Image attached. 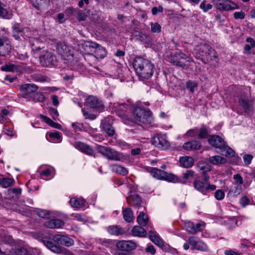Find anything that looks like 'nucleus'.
Listing matches in <instances>:
<instances>
[{
	"label": "nucleus",
	"instance_id": "obj_49",
	"mask_svg": "<svg viewBox=\"0 0 255 255\" xmlns=\"http://www.w3.org/2000/svg\"><path fill=\"white\" fill-rule=\"evenodd\" d=\"M151 30L152 32H159L161 31V26L157 22L151 23Z\"/></svg>",
	"mask_w": 255,
	"mask_h": 255
},
{
	"label": "nucleus",
	"instance_id": "obj_38",
	"mask_svg": "<svg viewBox=\"0 0 255 255\" xmlns=\"http://www.w3.org/2000/svg\"><path fill=\"white\" fill-rule=\"evenodd\" d=\"M13 179L9 178H2L0 179V185L3 188H7L11 185Z\"/></svg>",
	"mask_w": 255,
	"mask_h": 255
},
{
	"label": "nucleus",
	"instance_id": "obj_55",
	"mask_svg": "<svg viewBox=\"0 0 255 255\" xmlns=\"http://www.w3.org/2000/svg\"><path fill=\"white\" fill-rule=\"evenodd\" d=\"M234 17L235 19H243L245 17V14L243 11H237L234 12Z\"/></svg>",
	"mask_w": 255,
	"mask_h": 255
},
{
	"label": "nucleus",
	"instance_id": "obj_21",
	"mask_svg": "<svg viewBox=\"0 0 255 255\" xmlns=\"http://www.w3.org/2000/svg\"><path fill=\"white\" fill-rule=\"evenodd\" d=\"M201 147V143L197 140H192L184 143L183 148L185 150H198Z\"/></svg>",
	"mask_w": 255,
	"mask_h": 255
},
{
	"label": "nucleus",
	"instance_id": "obj_18",
	"mask_svg": "<svg viewBox=\"0 0 255 255\" xmlns=\"http://www.w3.org/2000/svg\"><path fill=\"white\" fill-rule=\"evenodd\" d=\"M24 28L19 23L14 24L12 26V35L16 40H19L23 36Z\"/></svg>",
	"mask_w": 255,
	"mask_h": 255
},
{
	"label": "nucleus",
	"instance_id": "obj_31",
	"mask_svg": "<svg viewBox=\"0 0 255 255\" xmlns=\"http://www.w3.org/2000/svg\"><path fill=\"white\" fill-rule=\"evenodd\" d=\"M209 162L213 164L217 165L226 163L227 159L219 155H214L210 157L209 159Z\"/></svg>",
	"mask_w": 255,
	"mask_h": 255
},
{
	"label": "nucleus",
	"instance_id": "obj_54",
	"mask_svg": "<svg viewBox=\"0 0 255 255\" xmlns=\"http://www.w3.org/2000/svg\"><path fill=\"white\" fill-rule=\"evenodd\" d=\"M15 255H29L27 250L24 248L17 249L15 252Z\"/></svg>",
	"mask_w": 255,
	"mask_h": 255
},
{
	"label": "nucleus",
	"instance_id": "obj_16",
	"mask_svg": "<svg viewBox=\"0 0 255 255\" xmlns=\"http://www.w3.org/2000/svg\"><path fill=\"white\" fill-rule=\"evenodd\" d=\"M117 247L120 250L130 251L136 248V244L131 241H121L116 245Z\"/></svg>",
	"mask_w": 255,
	"mask_h": 255
},
{
	"label": "nucleus",
	"instance_id": "obj_52",
	"mask_svg": "<svg viewBox=\"0 0 255 255\" xmlns=\"http://www.w3.org/2000/svg\"><path fill=\"white\" fill-rule=\"evenodd\" d=\"M211 166L209 164L202 166L200 168V171L202 174H205L207 172L211 170Z\"/></svg>",
	"mask_w": 255,
	"mask_h": 255
},
{
	"label": "nucleus",
	"instance_id": "obj_40",
	"mask_svg": "<svg viewBox=\"0 0 255 255\" xmlns=\"http://www.w3.org/2000/svg\"><path fill=\"white\" fill-rule=\"evenodd\" d=\"M209 133L207 128L205 126L203 125L199 129L198 136L201 138H205L207 137Z\"/></svg>",
	"mask_w": 255,
	"mask_h": 255
},
{
	"label": "nucleus",
	"instance_id": "obj_3",
	"mask_svg": "<svg viewBox=\"0 0 255 255\" xmlns=\"http://www.w3.org/2000/svg\"><path fill=\"white\" fill-rule=\"evenodd\" d=\"M133 115L135 122L138 124H150L152 122L151 113L149 110L136 107L133 109Z\"/></svg>",
	"mask_w": 255,
	"mask_h": 255
},
{
	"label": "nucleus",
	"instance_id": "obj_25",
	"mask_svg": "<svg viewBox=\"0 0 255 255\" xmlns=\"http://www.w3.org/2000/svg\"><path fill=\"white\" fill-rule=\"evenodd\" d=\"M105 156L112 160H120L121 159L120 154L117 151L110 147H108Z\"/></svg>",
	"mask_w": 255,
	"mask_h": 255
},
{
	"label": "nucleus",
	"instance_id": "obj_12",
	"mask_svg": "<svg viewBox=\"0 0 255 255\" xmlns=\"http://www.w3.org/2000/svg\"><path fill=\"white\" fill-rule=\"evenodd\" d=\"M112 121L111 119L108 117L102 120L101 126L104 132L109 136H112L115 133V130L112 126Z\"/></svg>",
	"mask_w": 255,
	"mask_h": 255
},
{
	"label": "nucleus",
	"instance_id": "obj_29",
	"mask_svg": "<svg viewBox=\"0 0 255 255\" xmlns=\"http://www.w3.org/2000/svg\"><path fill=\"white\" fill-rule=\"evenodd\" d=\"M176 176L171 173H168L160 169L159 177L158 179L165 180L168 182H174Z\"/></svg>",
	"mask_w": 255,
	"mask_h": 255
},
{
	"label": "nucleus",
	"instance_id": "obj_32",
	"mask_svg": "<svg viewBox=\"0 0 255 255\" xmlns=\"http://www.w3.org/2000/svg\"><path fill=\"white\" fill-rule=\"evenodd\" d=\"M123 217L125 220L128 223L133 221V214L131 209L129 208H126L123 211Z\"/></svg>",
	"mask_w": 255,
	"mask_h": 255
},
{
	"label": "nucleus",
	"instance_id": "obj_43",
	"mask_svg": "<svg viewBox=\"0 0 255 255\" xmlns=\"http://www.w3.org/2000/svg\"><path fill=\"white\" fill-rule=\"evenodd\" d=\"M32 99L35 102H43L45 98L42 93L37 92L34 93Z\"/></svg>",
	"mask_w": 255,
	"mask_h": 255
},
{
	"label": "nucleus",
	"instance_id": "obj_6",
	"mask_svg": "<svg viewBox=\"0 0 255 255\" xmlns=\"http://www.w3.org/2000/svg\"><path fill=\"white\" fill-rule=\"evenodd\" d=\"M217 9L222 11H228L238 9V5L229 0H214Z\"/></svg>",
	"mask_w": 255,
	"mask_h": 255
},
{
	"label": "nucleus",
	"instance_id": "obj_47",
	"mask_svg": "<svg viewBox=\"0 0 255 255\" xmlns=\"http://www.w3.org/2000/svg\"><path fill=\"white\" fill-rule=\"evenodd\" d=\"M200 7L204 12H207L209 10L212 9L213 6L210 3L206 4L205 0H204L201 3Z\"/></svg>",
	"mask_w": 255,
	"mask_h": 255
},
{
	"label": "nucleus",
	"instance_id": "obj_2",
	"mask_svg": "<svg viewBox=\"0 0 255 255\" xmlns=\"http://www.w3.org/2000/svg\"><path fill=\"white\" fill-rule=\"evenodd\" d=\"M208 142L212 146L220 149L222 155L231 157L234 155V151L228 146L226 145L224 139L219 135H211L208 138Z\"/></svg>",
	"mask_w": 255,
	"mask_h": 255
},
{
	"label": "nucleus",
	"instance_id": "obj_41",
	"mask_svg": "<svg viewBox=\"0 0 255 255\" xmlns=\"http://www.w3.org/2000/svg\"><path fill=\"white\" fill-rule=\"evenodd\" d=\"M1 69L4 71L14 72L17 70V66L13 64H10L2 66Z\"/></svg>",
	"mask_w": 255,
	"mask_h": 255
},
{
	"label": "nucleus",
	"instance_id": "obj_44",
	"mask_svg": "<svg viewBox=\"0 0 255 255\" xmlns=\"http://www.w3.org/2000/svg\"><path fill=\"white\" fill-rule=\"evenodd\" d=\"M75 12L77 14V18L79 21H84L86 19L87 15L85 13V12L82 10H80L79 9H73Z\"/></svg>",
	"mask_w": 255,
	"mask_h": 255
},
{
	"label": "nucleus",
	"instance_id": "obj_28",
	"mask_svg": "<svg viewBox=\"0 0 255 255\" xmlns=\"http://www.w3.org/2000/svg\"><path fill=\"white\" fill-rule=\"evenodd\" d=\"M78 147L83 152L89 155H94L95 156L94 151L89 145L83 142H79L78 143Z\"/></svg>",
	"mask_w": 255,
	"mask_h": 255
},
{
	"label": "nucleus",
	"instance_id": "obj_51",
	"mask_svg": "<svg viewBox=\"0 0 255 255\" xmlns=\"http://www.w3.org/2000/svg\"><path fill=\"white\" fill-rule=\"evenodd\" d=\"M82 112L83 113V115L85 117L86 119H89L90 120H94L96 118L97 115L89 113L88 112L86 111L85 110H82Z\"/></svg>",
	"mask_w": 255,
	"mask_h": 255
},
{
	"label": "nucleus",
	"instance_id": "obj_37",
	"mask_svg": "<svg viewBox=\"0 0 255 255\" xmlns=\"http://www.w3.org/2000/svg\"><path fill=\"white\" fill-rule=\"evenodd\" d=\"M193 184L196 190L202 192V193H203V192L205 191L206 183L203 181L198 180H195L194 181Z\"/></svg>",
	"mask_w": 255,
	"mask_h": 255
},
{
	"label": "nucleus",
	"instance_id": "obj_20",
	"mask_svg": "<svg viewBox=\"0 0 255 255\" xmlns=\"http://www.w3.org/2000/svg\"><path fill=\"white\" fill-rule=\"evenodd\" d=\"M69 203L72 207L80 209L85 206L86 201L82 198L73 197L71 198Z\"/></svg>",
	"mask_w": 255,
	"mask_h": 255
},
{
	"label": "nucleus",
	"instance_id": "obj_17",
	"mask_svg": "<svg viewBox=\"0 0 255 255\" xmlns=\"http://www.w3.org/2000/svg\"><path fill=\"white\" fill-rule=\"evenodd\" d=\"M240 105L244 109L246 113H249L254 110L253 101L245 97H241L239 100Z\"/></svg>",
	"mask_w": 255,
	"mask_h": 255
},
{
	"label": "nucleus",
	"instance_id": "obj_62",
	"mask_svg": "<svg viewBox=\"0 0 255 255\" xmlns=\"http://www.w3.org/2000/svg\"><path fill=\"white\" fill-rule=\"evenodd\" d=\"M240 203L242 206L245 207L249 203V200L247 196H243L240 200Z\"/></svg>",
	"mask_w": 255,
	"mask_h": 255
},
{
	"label": "nucleus",
	"instance_id": "obj_34",
	"mask_svg": "<svg viewBox=\"0 0 255 255\" xmlns=\"http://www.w3.org/2000/svg\"><path fill=\"white\" fill-rule=\"evenodd\" d=\"M108 232L114 235H122L125 233L124 230L117 226H110L108 228Z\"/></svg>",
	"mask_w": 255,
	"mask_h": 255
},
{
	"label": "nucleus",
	"instance_id": "obj_42",
	"mask_svg": "<svg viewBox=\"0 0 255 255\" xmlns=\"http://www.w3.org/2000/svg\"><path fill=\"white\" fill-rule=\"evenodd\" d=\"M186 88L188 89L191 93L194 92L197 87V83L191 81L186 82Z\"/></svg>",
	"mask_w": 255,
	"mask_h": 255
},
{
	"label": "nucleus",
	"instance_id": "obj_10",
	"mask_svg": "<svg viewBox=\"0 0 255 255\" xmlns=\"http://www.w3.org/2000/svg\"><path fill=\"white\" fill-rule=\"evenodd\" d=\"M86 105L100 112H102L105 109V106L103 102L99 100L96 97L93 96H89L87 98Z\"/></svg>",
	"mask_w": 255,
	"mask_h": 255
},
{
	"label": "nucleus",
	"instance_id": "obj_13",
	"mask_svg": "<svg viewBox=\"0 0 255 255\" xmlns=\"http://www.w3.org/2000/svg\"><path fill=\"white\" fill-rule=\"evenodd\" d=\"M11 49V45L8 39L5 37L0 38V56H6L10 53Z\"/></svg>",
	"mask_w": 255,
	"mask_h": 255
},
{
	"label": "nucleus",
	"instance_id": "obj_58",
	"mask_svg": "<svg viewBox=\"0 0 255 255\" xmlns=\"http://www.w3.org/2000/svg\"><path fill=\"white\" fill-rule=\"evenodd\" d=\"M163 7L160 5L158 7H153L151 9V12L153 15H155L158 12H162L163 11Z\"/></svg>",
	"mask_w": 255,
	"mask_h": 255
},
{
	"label": "nucleus",
	"instance_id": "obj_39",
	"mask_svg": "<svg viewBox=\"0 0 255 255\" xmlns=\"http://www.w3.org/2000/svg\"><path fill=\"white\" fill-rule=\"evenodd\" d=\"M185 227L188 232L192 234L196 233V230H195V227L193 223L190 221L185 222Z\"/></svg>",
	"mask_w": 255,
	"mask_h": 255
},
{
	"label": "nucleus",
	"instance_id": "obj_35",
	"mask_svg": "<svg viewBox=\"0 0 255 255\" xmlns=\"http://www.w3.org/2000/svg\"><path fill=\"white\" fill-rule=\"evenodd\" d=\"M210 49V46L207 44L201 45L197 49V53L199 55V57L202 58L204 56H206V53Z\"/></svg>",
	"mask_w": 255,
	"mask_h": 255
},
{
	"label": "nucleus",
	"instance_id": "obj_64",
	"mask_svg": "<svg viewBox=\"0 0 255 255\" xmlns=\"http://www.w3.org/2000/svg\"><path fill=\"white\" fill-rule=\"evenodd\" d=\"M233 178L236 180V181L239 184H242L243 183V178L240 174H237L234 175Z\"/></svg>",
	"mask_w": 255,
	"mask_h": 255
},
{
	"label": "nucleus",
	"instance_id": "obj_8",
	"mask_svg": "<svg viewBox=\"0 0 255 255\" xmlns=\"http://www.w3.org/2000/svg\"><path fill=\"white\" fill-rule=\"evenodd\" d=\"M151 141L153 145L162 150L167 149L170 146V143L164 135L157 134L153 137Z\"/></svg>",
	"mask_w": 255,
	"mask_h": 255
},
{
	"label": "nucleus",
	"instance_id": "obj_1",
	"mask_svg": "<svg viewBox=\"0 0 255 255\" xmlns=\"http://www.w3.org/2000/svg\"><path fill=\"white\" fill-rule=\"evenodd\" d=\"M132 65L136 74L142 80L148 79L153 75L154 66L146 59L136 57L133 61Z\"/></svg>",
	"mask_w": 255,
	"mask_h": 255
},
{
	"label": "nucleus",
	"instance_id": "obj_27",
	"mask_svg": "<svg viewBox=\"0 0 255 255\" xmlns=\"http://www.w3.org/2000/svg\"><path fill=\"white\" fill-rule=\"evenodd\" d=\"M180 164L185 168H189L193 166L194 163V159L190 156H183L179 159Z\"/></svg>",
	"mask_w": 255,
	"mask_h": 255
},
{
	"label": "nucleus",
	"instance_id": "obj_50",
	"mask_svg": "<svg viewBox=\"0 0 255 255\" xmlns=\"http://www.w3.org/2000/svg\"><path fill=\"white\" fill-rule=\"evenodd\" d=\"M225 196V193L222 190L219 189L217 190L215 192V197L216 199L218 200H222Z\"/></svg>",
	"mask_w": 255,
	"mask_h": 255
},
{
	"label": "nucleus",
	"instance_id": "obj_15",
	"mask_svg": "<svg viewBox=\"0 0 255 255\" xmlns=\"http://www.w3.org/2000/svg\"><path fill=\"white\" fill-rule=\"evenodd\" d=\"M56 51L63 59H68L71 56L70 50L68 46L62 42H58L56 44Z\"/></svg>",
	"mask_w": 255,
	"mask_h": 255
},
{
	"label": "nucleus",
	"instance_id": "obj_26",
	"mask_svg": "<svg viewBox=\"0 0 255 255\" xmlns=\"http://www.w3.org/2000/svg\"><path fill=\"white\" fill-rule=\"evenodd\" d=\"M127 201L129 204L133 203V205L136 208L141 206L143 203L141 198L138 195H133L131 197H128Z\"/></svg>",
	"mask_w": 255,
	"mask_h": 255
},
{
	"label": "nucleus",
	"instance_id": "obj_48",
	"mask_svg": "<svg viewBox=\"0 0 255 255\" xmlns=\"http://www.w3.org/2000/svg\"><path fill=\"white\" fill-rule=\"evenodd\" d=\"M194 172L192 170H187L183 173V178L186 180H189L193 177Z\"/></svg>",
	"mask_w": 255,
	"mask_h": 255
},
{
	"label": "nucleus",
	"instance_id": "obj_19",
	"mask_svg": "<svg viewBox=\"0 0 255 255\" xmlns=\"http://www.w3.org/2000/svg\"><path fill=\"white\" fill-rule=\"evenodd\" d=\"M64 224V222L60 219H52L45 222L44 226L50 229H55L60 228L62 227Z\"/></svg>",
	"mask_w": 255,
	"mask_h": 255
},
{
	"label": "nucleus",
	"instance_id": "obj_30",
	"mask_svg": "<svg viewBox=\"0 0 255 255\" xmlns=\"http://www.w3.org/2000/svg\"><path fill=\"white\" fill-rule=\"evenodd\" d=\"M131 231L132 235L134 236L145 237L146 235V230L141 226H134Z\"/></svg>",
	"mask_w": 255,
	"mask_h": 255
},
{
	"label": "nucleus",
	"instance_id": "obj_63",
	"mask_svg": "<svg viewBox=\"0 0 255 255\" xmlns=\"http://www.w3.org/2000/svg\"><path fill=\"white\" fill-rule=\"evenodd\" d=\"M145 251L146 252L150 253L151 255H154L156 252L155 249L151 245L147 246L145 249Z\"/></svg>",
	"mask_w": 255,
	"mask_h": 255
},
{
	"label": "nucleus",
	"instance_id": "obj_60",
	"mask_svg": "<svg viewBox=\"0 0 255 255\" xmlns=\"http://www.w3.org/2000/svg\"><path fill=\"white\" fill-rule=\"evenodd\" d=\"M40 117L41 119H42L43 121H44L46 124H47L49 126H51L53 122L49 118H48L47 117L44 116L43 115H40Z\"/></svg>",
	"mask_w": 255,
	"mask_h": 255
},
{
	"label": "nucleus",
	"instance_id": "obj_7",
	"mask_svg": "<svg viewBox=\"0 0 255 255\" xmlns=\"http://www.w3.org/2000/svg\"><path fill=\"white\" fill-rule=\"evenodd\" d=\"M40 64L44 67H51L56 63L55 56L50 52L46 51L39 56Z\"/></svg>",
	"mask_w": 255,
	"mask_h": 255
},
{
	"label": "nucleus",
	"instance_id": "obj_33",
	"mask_svg": "<svg viewBox=\"0 0 255 255\" xmlns=\"http://www.w3.org/2000/svg\"><path fill=\"white\" fill-rule=\"evenodd\" d=\"M148 221V217L143 212H140L137 217V222L142 227L146 225Z\"/></svg>",
	"mask_w": 255,
	"mask_h": 255
},
{
	"label": "nucleus",
	"instance_id": "obj_14",
	"mask_svg": "<svg viewBox=\"0 0 255 255\" xmlns=\"http://www.w3.org/2000/svg\"><path fill=\"white\" fill-rule=\"evenodd\" d=\"M52 241L57 244L67 247L71 246L74 244V241L72 239L59 234L53 236Z\"/></svg>",
	"mask_w": 255,
	"mask_h": 255
},
{
	"label": "nucleus",
	"instance_id": "obj_53",
	"mask_svg": "<svg viewBox=\"0 0 255 255\" xmlns=\"http://www.w3.org/2000/svg\"><path fill=\"white\" fill-rule=\"evenodd\" d=\"M160 172V169L156 168H152L150 171V173H151L152 175L154 178H156L158 179H159V177Z\"/></svg>",
	"mask_w": 255,
	"mask_h": 255
},
{
	"label": "nucleus",
	"instance_id": "obj_22",
	"mask_svg": "<svg viewBox=\"0 0 255 255\" xmlns=\"http://www.w3.org/2000/svg\"><path fill=\"white\" fill-rule=\"evenodd\" d=\"M33 6L38 9H43L48 7L49 0H31Z\"/></svg>",
	"mask_w": 255,
	"mask_h": 255
},
{
	"label": "nucleus",
	"instance_id": "obj_59",
	"mask_svg": "<svg viewBox=\"0 0 255 255\" xmlns=\"http://www.w3.org/2000/svg\"><path fill=\"white\" fill-rule=\"evenodd\" d=\"M2 241L5 244H11L13 243V239L10 236H4Z\"/></svg>",
	"mask_w": 255,
	"mask_h": 255
},
{
	"label": "nucleus",
	"instance_id": "obj_9",
	"mask_svg": "<svg viewBox=\"0 0 255 255\" xmlns=\"http://www.w3.org/2000/svg\"><path fill=\"white\" fill-rule=\"evenodd\" d=\"M84 51L87 54L95 52L97 56H99V51L104 52L103 48L97 43L92 41H85L83 44Z\"/></svg>",
	"mask_w": 255,
	"mask_h": 255
},
{
	"label": "nucleus",
	"instance_id": "obj_46",
	"mask_svg": "<svg viewBox=\"0 0 255 255\" xmlns=\"http://www.w3.org/2000/svg\"><path fill=\"white\" fill-rule=\"evenodd\" d=\"M36 214L41 218L46 219L49 218L50 213L48 210H40L37 212Z\"/></svg>",
	"mask_w": 255,
	"mask_h": 255
},
{
	"label": "nucleus",
	"instance_id": "obj_4",
	"mask_svg": "<svg viewBox=\"0 0 255 255\" xmlns=\"http://www.w3.org/2000/svg\"><path fill=\"white\" fill-rule=\"evenodd\" d=\"M191 62L190 58L187 55L181 52H176L171 56L170 59V62L173 65L183 68L189 66Z\"/></svg>",
	"mask_w": 255,
	"mask_h": 255
},
{
	"label": "nucleus",
	"instance_id": "obj_5",
	"mask_svg": "<svg viewBox=\"0 0 255 255\" xmlns=\"http://www.w3.org/2000/svg\"><path fill=\"white\" fill-rule=\"evenodd\" d=\"M42 242L52 252L62 255H75L67 249L55 245L49 239L45 238L42 239Z\"/></svg>",
	"mask_w": 255,
	"mask_h": 255
},
{
	"label": "nucleus",
	"instance_id": "obj_61",
	"mask_svg": "<svg viewBox=\"0 0 255 255\" xmlns=\"http://www.w3.org/2000/svg\"><path fill=\"white\" fill-rule=\"evenodd\" d=\"M199 243V242L197 241L196 238L194 237H190L189 239V243L192 245L194 248H195Z\"/></svg>",
	"mask_w": 255,
	"mask_h": 255
},
{
	"label": "nucleus",
	"instance_id": "obj_56",
	"mask_svg": "<svg viewBox=\"0 0 255 255\" xmlns=\"http://www.w3.org/2000/svg\"><path fill=\"white\" fill-rule=\"evenodd\" d=\"M253 158V156L251 154H245L243 157V159L246 164L249 165L251 163Z\"/></svg>",
	"mask_w": 255,
	"mask_h": 255
},
{
	"label": "nucleus",
	"instance_id": "obj_24",
	"mask_svg": "<svg viewBox=\"0 0 255 255\" xmlns=\"http://www.w3.org/2000/svg\"><path fill=\"white\" fill-rule=\"evenodd\" d=\"M206 56H204L202 59L205 62H210L211 61H215L217 59V56L216 55L215 51L211 48L210 46V49L206 53Z\"/></svg>",
	"mask_w": 255,
	"mask_h": 255
},
{
	"label": "nucleus",
	"instance_id": "obj_23",
	"mask_svg": "<svg viewBox=\"0 0 255 255\" xmlns=\"http://www.w3.org/2000/svg\"><path fill=\"white\" fill-rule=\"evenodd\" d=\"M149 236L150 240L159 247L164 246V242L157 235L156 232L152 231H149Z\"/></svg>",
	"mask_w": 255,
	"mask_h": 255
},
{
	"label": "nucleus",
	"instance_id": "obj_11",
	"mask_svg": "<svg viewBox=\"0 0 255 255\" xmlns=\"http://www.w3.org/2000/svg\"><path fill=\"white\" fill-rule=\"evenodd\" d=\"M20 86V90L22 93V96L24 98L31 97V95L38 89V86L34 84H24Z\"/></svg>",
	"mask_w": 255,
	"mask_h": 255
},
{
	"label": "nucleus",
	"instance_id": "obj_36",
	"mask_svg": "<svg viewBox=\"0 0 255 255\" xmlns=\"http://www.w3.org/2000/svg\"><path fill=\"white\" fill-rule=\"evenodd\" d=\"M112 169L115 172L122 175H126L128 173V170L121 165H114L112 167Z\"/></svg>",
	"mask_w": 255,
	"mask_h": 255
},
{
	"label": "nucleus",
	"instance_id": "obj_57",
	"mask_svg": "<svg viewBox=\"0 0 255 255\" xmlns=\"http://www.w3.org/2000/svg\"><path fill=\"white\" fill-rule=\"evenodd\" d=\"M108 147H107L100 145L97 147V150L99 153H100L102 154H103V155L105 156L107 151L108 150Z\"/></svg>",
	"mask_w": 255,
	"mask_h": 255
},
{
	"label": "nucleus",
	"instance_id": "obj_45",
	"mask_svg": "<svg viewBox=\"0 0 255 255\" xmlns=\"http://www.w3.org/2000/svg\"><path fill=\"white\" fill-rule=\"evenodd\" d=\"M47 110L49 113L50 116L52 117V118L54 120H56L59 116V114L57 110L52 107H48L47 108Z\"/></svg>",
	"mask_w": 255,
	"mask_h": 255
}]
</instances>
